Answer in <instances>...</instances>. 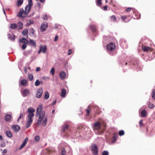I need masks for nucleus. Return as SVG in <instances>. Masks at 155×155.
<instances>
[{
	"label": "nucleus",
	"mask_w": 155,
	"mask_h": 155,
	"mask_svg": "<svg viewBox=\"0 0 155 155\" xmlns=\"http://www.w3.org/2000/svg\"><path fill=\"white\" fill-rule=\"evenodd\" d=\"M31 6L29 5H27L25 7V11L23 8H21L18 14V16L21 18L25 17L28 14L31 9Z\"/></svg>",
	"instance_id": "nucleus-1"
},
{
	"label": "nucleus",
	"mask_w": 155,
	"mask_h": 155,
	"mask_svg": "<svg viewBox=\"0 0 155 155\" xmlns=\"http://www.w3.org/2000/svg\"><path fill=\"white\" fill-rule=\"evenodd\" d=\"M34 114H29L28 115V119L26 124V127L27 128L29 127L31 125L33 121V119L32 117H34Z\"/></svg>",
	"instance_id": "nucleus-2"
},
{
	"label": "nucleus",
	"mask_w": 155,
	"mask_h": 155,
	"mask_svg": "<svg viewBox=\"0 0 155 155\" xmlns=\"http://www.w3.org/2000/svg\"><path fill=\"white\" fill-rule=\"evenodd\" d=\"M91 149L92 152L94 155H97L98 153V149L97 145L95 144H94L92 145Z\"/></svg>",
	"instance_id": "nucleus-3"
},
{
	"label": "nucleus",
	"mask_w": 155,
	"mask_h": 155,
	"mask_svg": "<svg viewBox=\"0 0 155 155\" xmlns=\"http://www.w3.org/2000/svg\"><path fill=\"white\" fill-rule=\"evenodd\" d=\"M45 112L44 110L39 114V116L38 120V124L39 125L41 124V122L45 116Z\"/></svg>",
	"instance_id": "nucleus-4"
},
{
	"label": "nucleus",
	"mask_w": 155,
	"mask_h": 155,
	"mask_svg": "<svg viewBox=\"0 0 155 155\" xmlns=\"http://www.w3.org/2000/svg\"><path fill=\"white\" fill-rule=\"evenodd\" d=\"M45 112L44 110L39 114V116L38 120V124L39 125L41 124V122L45 116Z\"/></svg>",
	"instance_id": "nucleus-5"
},
{
	"label": "nucleus",
	"mask_w": 155,
	"mask_h": 155,
	"mask_svg": "<svg viewBox=\"0 0 155 155\" xmlns=\"http://www.w3.org/2000/svg\"><path fill=\"white\" fill-rule=\"evenodd\" d=\"M115 44L111 42L107 46V48L109 51H112L114 50L115 48Z\"/></svg>",
	"instance_id": "nucleus-6"
},
{
	"label": "nucleus",
	"mask_w": 155,
	"mask_h": 155,
	"mask_svg": "<svg viewBox=\"0 0 155 155\" xmlns=\"http://www.w3.org/2000/svg\"><path fill=\"white\" fill-rule=\"evenodd\" d=\"M48 26V23L46 22H43L41 25V31L42 32L45 31L46 30Z\"/></svg>",
	"instance_id": "nucleus-7"
},
{
	"label": "nucleus",
	"mask_w": 155,
	"mask_h": 155,
	"mask_svg": "<svg viewBox=\"0 0 155 155\" xmlns=\"http://www.w3.org/2000/svg\"><path fill=\"white\" fill-rule=\"evenodd\" d=\"M101 123L98 121H96L94 124V128L96 130H99L101 127Z\"/></svg>",
	"instance_id": "nucleus-8"
},
{
	"label": "nucleus",
	"mask_w": 155,
	"mask_h": 155,
	"mask_svg": "<svg viewBox=\"0 0 155 155\" xmlns=\"http://www.w3.org/2000/svg\"><path fill=\"white\" fill-rule=\"evenodd\" d=\"M69 129V125L67 124H64L62 126L61 133H66Z\"/></svg>",
	"instance_id": "nucleus-9"
},
{
	"label": "nucleus",
	"mask_w": 155,
	"mask_h": 155,
	"mask_svg": "<svg viewBox=\"0 0 155 155\" xmlns=\"http://www.w3.org/2000/svg\"><path fill=\"white\" fill-rule=\"evenodd\" d=\"M29 90L27 88L24 89L21 92V95L23 97H25L29 94Z\"/></svg>",
	"instance_id": "nucleus-10"
},
{
	"label": "nucleus",
	"mask_w": 155,
	"mask_h": 155,
	"mask_svg": "<svg viewBox=\"0 0 155 155\" xmlns=\"http://www.w3.org/2000/svg\"><path fill=\"white\" fill-rule=\"evenodd\" d=\"M43 89L42 88H39L38 89L36 95V97L38 98H40L42 95Z\"/></svg>",
	"instance_id": "nucleus-11"
},
{
	"label": "nucleus",
	"mask_w": 155,
	"mask_h": 155,
	"mask_svg": "<svg viewBox=\"0 0 155 155\" xmlns=\"http://www.w3.org/2000/svg\"><path fill=\"white\" fill-rule=\"evenodd\" d=\"M12 129L15 132H17L20 129V127L17 125H13L12 126Z\"/></svg>",
	"instance_id": "nucleus-12"
},
{
	"label": "nucleus",
	"mask_w": 155,
	"mask_h": 155,
	"mask_svg": "<svg viewBox=\"0 0 155 155\" xmlns=\"http://www.w3.org/2000/svg\"><path fill=\"white\" fill-rule=\"evenodd\" d=\"M28 140V137H26L25 140L23 141L22 143L19 147V149L21 150L22 148L24 146H25Z\"/></svg>",
	"instance_id": "nucleus-13"
},
{
	"label": "nucleus",
	"mask_w": 155,
	"mask_h": 155,
	"mask_svg": "<svg viewBox=\"0 0 155 155\" xmlns=\"http://www.w3.org/2000/svg\"><path fill=\"white\" fill-rule=\"evenodd\" d=\"M15 36L13 35H11L10 34H9L8 35V38L9 40L13 41H14L15 40Z\"/></svg>",
	"instance_id": "nucleus-14"
},
{
	"label": "nucleus",
	"mask_w": 155,
	"mask_h": 155,
	"mask_svg": "<svg viewBox=\"0 0 155 155\" xmlns=\"http://www.w3.org/2000/svg\"><path fill=\"white\" fill-rule=\"evenodd\" d=\"M40 46L41 47V51L43 53H45L46 52V50L47 49V46L45 45H40Z\"/></svg>",
	"instance_id": "nucleus-15"
},
{
	"label": "nucleus",
	"mask_w": 155,
	"mask_h": 155,
	"mask_svg": "<svg viewBox=\"0 0 155 155\" xmlns=\"http://www.w3.org/2000/svg\"><path fill=\"white\" fill-rule=\"evenodd\" d=\"M66 73L64 71H61L60 74V77L61 79H64L66 77Z\"/></svg>",
	"instance_id": "nucleus-16"
},
{
	"label": "nucleus",
	"mask_w": 155,
	"mask_h": 155,
	"mask_svg": "<svg viewBox=\"0 0 155 155\" xmlns=\"http://www.w3.org/2000/svg\"><path fill=\"white\" fill-rule=\"evenodd\" d=\"M19 41L20 42L24 43V44H27L28 43V40L24 38H22L21 39H20Z\"/></svg>",
	"instance_id": "nucleus-17"
},
{
	"label": "nucleus",
	"mask_w": 155,
	"mask_h": 155,
	"mask_svg": "<svg viewBox=\"0 0 155 155\" xmlns=\"http://www.w3.org/2000/svg\"><path fill=\"white\" fill-rule=\"evenodd\" d=\"M142 49L144 51H147L150 50L151 48L147 46H142Z\"/></svg>",
	"instance_id": "nucleus-18"
},
{
	"label": "nucleus",
	"mask_w": 155,
	"mask_h": 155,
	"mask_svg": "<svg viewBox=\"0 0 155 155\" xmlns=\"http://www.w3.org/2000/svg\"><path fill=\"white\" fill-rule=\"evenodd\" d=\"M29 43L30 45L34 47H36V44L35 41L33 39H30L29 40Z\"/></svg>",
	"instance_id": "nucleus-19"
},
{
	"label": "nucleus",
	"mask_w": 155,
	"mask_h": 155,
	"mask_svg": "<svg viewBox=\"0 0 155 155\" xmlns=\"http://www.w3.org/2000/svg\"><path fill=\"white\" fill-rule=\"evenodd\" d=\"M27 83V81L25 79H22L20 82L21 85L23 86H25Z\"/></svg>",
	"instance_id": "nucleus-20"
},
{
	"label": "nucleus",
	"mask_w": 155,
	"mask_h": 155,
	"mask_svg": "<svg viewBox=\"0 0 155 155\" xmlns=\"http://www.w3.org/2000/svg\"><path fill=\"white\" fill-rule=\"evenodd\" d=\"M118 137V136L117 134H114L113 137L112 138V141L113 142H115Z\"/></svg>",
	"instance_id": "nucleus-21"
},
{
	"label": "nucleus",
	"mask_w": 155,
	"mask_h": 155,
	"mask_svg": "<svg viewBox=\"0 0 155 155\" xmlns=\"http://www.w3.org/2000/svg\"><path fill=\"white\" fill-rule=\"evenodd\" d=\"M11 116L10 115L7 114L5 115V119L6 121H9L11 119Z\"/></svg>",
	"instance_id": "nucleus-22"
},
{
	"label": "nucleus",
	"mask_w": 155,
	"mask_h": 155,
	"mask_svg": "<svg viewBox=\"0 0 155 155\" xmlns=\"http://www.w3.org/2000/svg\"><path fill=\"white\" fill-rule=\"evenodd\" d=\"M17 27L18 29H22L23 28V24L20 21L18 22Z\"/></svg>",
	"instance_id": "nucleus-23"
},
{
	"label": "nucleus",
	"mask_w": 155,
	"mask_h": 155,
	"mask_svg": "<svg viewBox=\"0 0 155 155\" xmlns=\"http://www.w3.org/2000/svg\"><path fill=\"white\" fill-rule=\"evenodd\" d=\"M42 107H43L41 105L39 106L37 109L36 112L39 114L41 113L42 112Z\"/></svg>",
	"instance_id": "nucleus-24"
},
{
	"label": "nucleus",
	"mask_w": 155,
	"mask_h": 155,
	"mask_svg": "<svg viewBox=\"0 0 155 155\" xmlns=\"http://www.w3.org/2000/svg\"><path fill=\"white\" fill-rule=\"evenodd\" d=\"M35 111V110L33 108L30 107L28 108V112L29 113V114H34V112Z\"/></svg>",
	"instance_id": "nucleus-25"
},
{
	"label": "nucleus",
	"mask_w": 155,
	"mask_h": 155,
	"mask_svg": "<svg viewBox=\"0 0 155 155\" xmlns=\"http://www.w3.org/2000/svg\"><path fill=\"white\" fill-rule=\"evenodd\" d=\"M61 96L62 97H65V94L66 93V90L64 89H61Z\"/></svg>",
	"instance_id": "nucleus-26"
},
{
	"label": "nucleus",
	"mask_w": 155,
	"mask_h": 155,
	"mask_svg": "<svg viewBox=\"0 0 155 155\" xmlns=\"http://www.w3.org/2000/svg\"><path fill=\"white\" fill-rule=\"evenodd\" d=\"M6 136L9 138L12 137V134L10 131H7L6 132Z\"/></svg>",
	"instance_id": "nucleus-27"
},
{
	"label": "nucleus",
	"mask_w": 155,
	"mask_h": 155,
	"mask_svg": "<svg viewBox=\"0 0 155 155\" xmlns=\"http://www.w3.org/2000/svg\"><path fill=\"white\" fill-rule=\"evenodd\" d=\"M147 114V112L145 110H143L141 112V117H145Z\"/></svg>",
	"instance_id": "nucleus-28"
},
{
	"label": "nucleus",
	"mask_w": 155,
	"mask_h": 155,
	"mask_svg": "<svg viewBox=\"0 0 155 155\" xmlns=\"http://www.w3.org/2000/svg\"><path fill=\"white\" fill-rule=\"evenodd\" d=\"M28 30L27 29H25V30L22 32V34L24 36H27V37L28 38Z\"/></svg>",
	"instance_id": "nucleus-29"
},
{
	"label": "nucleus",
	"mask_w": 155,
	"mask_h": 155,
	"mask_svg": "<svg viewBox=\"0 0 155 155\" xmlns=\"http://www.w3.org/2000/svg\"><path fill=\"white\" fill-rule=\"evenodd\" d=\"M89 27L93 32H95L96 31V28L95 25H90Z\"/></svg>",
	"instance_id": "nucleus-30"
},
{
	"label": "nucleus",
	"mask_w": 155,
	"mask_h": 155,
	"mask_svg": "<svg viewBox=\"0 0 155 155\" xmlns=\"http://www.w3.org/2000/svg\"><path fill=\"white\" fill-rule=\"evenodd\" d=\"M23 0H18L17 2V5L19 7L21 6L23 4Z\"/></svg>",
	"instance_id": "nucleus-31"
},
{
	"label": "nucleus",
	"mask_w": 155,
	"mask_h": 155,
	"mask_svg": "<svg viewBox=\"0 0 155 155\" xmlns=\"http://www.w3.org/2000/svg\"><path fill=\"white\" fill-rule=\"evenodd\" d=\"M47 120V117H45L42 123V126H45L46 125Z\"/></svg>",
	"instance_id": "nucleus-32"
},
{
	"label": "nucleus",
	"mask_w": 155,
	"mask_h": 155,
	"mask_svg": "<svg viewBox=\"0 0 155 155\" xmlns=\"http://www.w3.org/2000/svg\"><path fill=\"white\" fill-rule=\"evenodd\" d=\"M10 27L12 29H15L17 28V26L16 24L14 23L11 25Z\"/></svg>",
	"instance_id": "nucleus-33"
},
{
	"label": "nucleus",
	"mask_w": 155,
	"mask_h": 155,
	"mask_svg": "<svg viewBox=\"0 0 155 155\" xmlns=\"http://www.w3.org/2000/svg\"><path fill=\"white\" fill-rule=\"evenodd\" d=\"M49 96V93L48 91H46L44 96L45 98L46 99H47L48 98Z\"/></svg>",
	"instance_id": "nucleus-34"
},
{
	"label": "nucleus",
	"mask_w": 155,
	"mask_h": 155,
	"mask_svg": "<svg viewBox=\"0 0 155 155\" xmlns=\"http://www.w3.org/2000/svg\"><path fill=\"white\" fill-rule=\"evenodd\" d=\"M34 21L32 20H30L28 21L26 24V25L27 26H29L33 24Z\"/></svg>",
	"instance_id": "nucleus-35"
},
{
	"label": "nucleus",
	"mask_w": 155,
	"mask_h": 155,
	"mask_svg": "<svg viewBox=\"0 0 155 155\" xmlns=\"http://www.w3.org/2000/svg\"><path fill=\"white\" fill-rule=\"evenodd\" d=\"M121 46L123 47L124 48H126L127 44L126 42L124 41L123 43L122 42L120 43Z\"/></svg>",
	"instance_id": "nucleus-36"
},
{
	"label": "nucleus",
	"mask_w": 155,
	"mask_h": 155,
	"mask_svg": "<svg viewBox=\"0 0 155 155\" xmlns=\"http://www.w3.org/2000/svg\"><path fill=\"white\" fill-rule=\"evenodd\" d=\"M148 105L150 108H153L154 107V105L150 102H149Z\"/></svg>",
	"instance_id": "nucleus-37"
},
{
	"label": "nucleus",
	"mask_w": 155,
	"mask_h": 155,
	"mask_svg": "<svg viewBox=\"0 0 155 155\" xmlns=\"http://www.w3.org/2000/svg\"><path fill=\"white\" fill-rule=\"evenodd\" d=\"M28 77L29 79V80L30 81H31L33 79V77L32 75L30 74H28Z\"/></svg>",
	"instance_id": "nucleus-38"
},
{
	"label": "nucleus",
	"mask_w": 155,
	"mask_h": 155,
	"mask_svg": "<svg viewBox=\"0 0 155 155\" xmlns=\"http://www.w3.org/2000/svg\"><path fill=\"white\" fill-rule=\"evenodd\" d=\"M121 18L123 20L124 22H127L129 21V20H128L127 21L125 20L127 18V17L125 15L122 16Z\"/></svg>",
	"instance_id": "nucleus-39"
},
{
	"label": "nucleus",
	"mask_w": 155,
	"mask_h": 155,
	"mask_svg": "<svg viewBox=\"0 0 155 155\" xmlns=\"http://www.w3.org/2000/svg\"><path fill=\"white\" fill-rule=\"evenodd\" d=\"M111 19L113 21H116L117 20V18L114 15H112L111 16Z\"/></svg>",
	"instance_id": "nucleus-40"
},
{
	"label": "nucleus",
	"mask_w": 155,
	"mask_h": 155,
	"mask_svg": "<svg viewBox=\"0 0 155 155\" xmlns=\"http://www.w3.org/2000/svg\"><path fill=\"white\" fill-rule=\"evenodd\" d=\"M124 134V132L123 130H120L119 131V134L120 136H122V135H123Z\"/></svg>",
	"instance_id": "nucleus-41"
},
{
	"label": "nucleus",
	"mask_w": 155,
	"mask_h": 155,
	"mask_svg": "<svg viewBox=\"0 0 155 155\" xmlns=\"http://www.w3.org/2000/svg\"><path fill=\"white\" fill-rule=\"evenodd\" d=\"M40 83V81L38 80H37L35 82V85L36 86H38L39 85Z\"/></svg>",
	"instance_id": "nucleus-42"
},
{
	"label": "nucleus",
	"mask_w": 155,
	"mask_h": 155,
	"mask_svg": "<svg viewBox=\"0 0 155 155\" xmlns=\"http://www.w3.org/2000/svg\"><path fill=\"white\" fill-rule=\"evenodd\" d=\"M102 0H97L96 1L97 5H101L102 4Z\"/></svg>",
	"instance_id": "nucleus-43"
},
{
	"label": "nucleus",
	"mask_w": 155,
	"mask_h": 155,
	"mask_svg": "<svg viewBox=\"0 0 155 155\" xmlns=\"http://www.w3.org/2000/svg\"><path fill=\"white\" fill-rule=\"evenodd\" d=\"M109 153L108 151H104L102 153V155H108Z\"/></svg>",
	"instance_id": "nucleus-44"
},
{
	"label": "nucleus",
	"mask_w": 155,
	"mask_h": 155,
	"mask_svg": "<svg viewBox=\"0 0 155 155\" xmlns=\"http://www.w3.org/2000/svg\"><path fill=\"white\" fill-rule=\"evenodd\" d=\"M152 97L153 98H154V99L155 100V97H154V95H155V89H154L152 91Z\"/></svg>",
	"instance_id": "nucleus-45"
},
{
	"label": "nucleus",
	"mask_w": 155,
	"mask_h": 155,
	"mask_svg": "<svg viewBox=\"0 0 155 155\" xmlns=\"http://www.w3.org/2000/svg\"><path fill=\"white\" fill-rule=\"evenodd\" d=\"M55 68H51V69L50 71V73L52 74V75H53L55 72Z\"/></svg>",
	"instance_id": "nucleus-46"
},
{
	"label": "nucleus",
	"mask_w": 155,
	"mask_h": 155,
	"mask_svg": "<svg viewBox=\"0 0 155 155\" xmlns=\"http://www.w3.org/2000/svg\"><path fill=\"white\" fill-rule=\"evenodd\" d=\"M35 139L37 141H38L40 140V137L38 136H36L35 137Z\"/></svg>",
	"instance_id": "nucleus-47"
},
{
	"label": "nucleus",
	"mask_w": 155,
	"mask_h": 155,
	"mask_svg": "<svg viewBox=\"0 0 155 155\" xmlns=\"http://www.w3.org/2000/svg\"><path fill=\"white\" fill-rule=\"evenodd\" d=\"M65 151L64 148L62 149L61 155H65Z\"/></svg>",
	"instance_id": "nucleus-48"
},
{
	"label": "nucleus",
	"mask_w": 155,
	"mask_h": 155,
	"mask_svg": "<svg viewBox=\"0 0 155 155\" xmlns=\"http://www.w3.org/2000/svg\"><path fill=\"white\" fill-rule=\"evenodd\" d=\"M29 5L32 6L33 5V3L32 2V0H28V5Z\"/></svg>",
	"instance_id": "nucleus-49"
},
{
	"label": "nucleus",
	"mask_w": 155,
	"mask_h": 155,
	"mask_svg": "<svg viewBox=\"0 0 155 155\" xmlns=\"http://www.w3.org/2000/svg\"><path fill=\"white\" fill-rule=\"evenodd\" d=\"M26 44H24L22 46V49L23 50H25L27 47Z\"/></svg>",
	"instance_id": "nucleus-50"
},
{
	"label": "nucleus",
	"mask_w": 155,
	"mask_h": 155,
	"mask_svg": "<svg viewBox=\"0 0 155 155\" xmlns=\"http://www.w3.org/2000/svg\"><path fill=\"white\" fill-rule=\"evenodd\" d=\"M30 30V31H31V33L32 35H34V32H35V31H34V29L33 28H31Z\"/></svg>",
	"instance_id": "nucleus-51"
},
{
	"label": "nucleus",
	"mask_w": 155,
	"mask_h": 155,
	"mask_svg": "<svg viewBox=\"0 0 155 155\" xmlns=\"http://www.w3.org/2000/svg\"><path fill=\"white\" fill-rule=\"evenodd\" d=\"M42 78L45 80H49L50 78L48 77H42Z\"/></svg>",
	"instance_id": "nucleus-52"
},
{
	"label": "nucleus",
	"mask_w": 155,
	"mask_h": 155,
	"mask_svg": "<svg viewBox=\"0 0 155 155\" xmlns=\"http://www.w3.org/2000/svg\"><path fill=\"white\" fill-rule=\"evenodd\" d=\"M72 52V51L71 49H69L68 51V55H70L71 54Z\"/></svg>",
	"instance_id": "nucleus-53"
},
{
	"label": "nucleus",
	"mask_w": 155,
	"mask_h": 155,
	"mask_svg": "<svg viewBox=\"0 0 155 155\" xmlns=\"http://www.w3.org/2000/svg\"><path fill=\"white\" fill-rule=\"evenodd\" d=\"M42 18L45 20H47V15H44Z\"/></svg>",
	"instance_id": "nucleus-54"
},
{
	"label": "nucleus",
	"mask_w": 155,
	"mask_h": 155,
	"mask_svg": "<svg viewBox=\"0 0 155 155\" xmlns=\"http://www.w3.org/2000/svg\"><path fill=\"white\" fill-rule=\"evenodd\" d=\"M48 155H53V153L51 151H49L48 152Z\"/></svg>",
	"instance_id": "nucleus-55"
},
{
	"label": "nucleus",
	"mask_w": 155,
	"mask_h": 155,
	"mask_svg": "<svg viewBox=\"0 0 155 155\" xmlns=\"http://www.w3.org/2000/svg\"><path fill=\"white\" fill-rule=\"evenodd\" d=\"M86 111L87 113V116H88L90 112V110L88 109H86Z\"/></svg>",
	"instance_id": "nucleus-56"
},
{
	"label": "nucleus",
	"mask_w": 155,
	"mask_h": 155,
	"mask_svg": "<svg viewBox=\"0 0 155 155\" xmlns=\"http://www.w3.org/2000/svg\"><path fill=\"white\" fill-rule=\"evenodd\" d=\"M41 50H42L41 47L39 46V50L38 52V53L39 54L41 52Z\"/></svg>",
	"instance_id": "nucleus-57"
},
{
	"label": "nucleus",
	"mask_w": 155,
	"mask_h": 155,
	"mask_svg": "<svg viewBox=\"0 0 155 155\" xmlns=\"http://www.w3.org/2000/svg\"><path fill=\"white\" fill-rule=\"evenodd\" d=\"M56 102V100L53 101V102H52V103L51 105H54V104H55Z\"/></svg>",
	"instance_id": "nucleus-58"
},
{
	"label": "nucleus",
	"mask_w": 155,
	"mask_h": 155,
	"mask_svg": "<svg viewBox=\"0 0 155 155\" xmlns=\"http://www.w3.org/2000/svg\"><path fill=\"white\" fill-rule=\"evenodd\" d=\"M139 124L140 126H142L143 125L142 120H141L139 122Z\"/></svg>",
	"instance_id": "nucleus-59"
},
{
	"label": "nucleus",
	"mask_w": 155,
	"mask_h": 155,
	"mask_svg": "<svg viewBox=\"0 0 155 155\" xmlns=\"http://www.w3.org/2000/svg\"><path fill=\"white\" fill-rule=\"evenodd\" d=\"M58 35H56L55 36V38L54 39V41H57L58 39Z\"/></svg>",
	"instance_id": "nucleus-60"
},
{
	"label": "nucleus",
	"mask_w": 155,
	"mask_h": 155,
	"mask_svg": "<svg viewBox=\"0 0 155 155\" xmlns=\"http://www.w3.org/2000/svg\"><path fill=\"white\" fill-rule=\"evenodd\" d=\"M103 10L104 11L106 10L107 9V6H105L103 7Z\"/></svg>",
	"instance_id": "nucleus-61"
},
{
	"label": "nucleus",
	"mask_w": 155,
	"mask_h": 155,
	"mask_svg": "<svg viewBox=\"0 0 155 155\" xmlns=\"http://www.w3.org/2000/svg\"><path fill=\"white\" fill-rule=\"evenodd\" d=\"M7 152V150L6 149H5L3 151L2 153H6Z\"/></svg>",
	"instance_id": "nucleus-62"
},
{
	"label": "nucleus",
	"mask_w": 155,
	"mask_h": 155,
	"mask_svg": "<svg viewBox=\"0 0 155 155\" xmlns=\"http://www.w3.org/2000/svg\"><path fill=\"white\" fill-rule=\"evenodd\" d=\"M131 8H128L126 9V11L127 12H128L131 10Z\"/></svg>",
	"instance_id": "nucleus-63"
},
{
	"label": "nucleus",
	"mask_w": 155,
	"mask_h": 155,
	"mask_svg": "<svg viewBox=\"0 0 155 155\" xmlns=\"http://www.w3.org/2000/svg\"><path fill=\"white\" fill-rule=\"evenodd\" d=\"M3 138L2 136L1 135H0V140H3Z\"/></svg>",
	"instance_id": "nucleus-64"
}]
</instances>
